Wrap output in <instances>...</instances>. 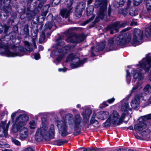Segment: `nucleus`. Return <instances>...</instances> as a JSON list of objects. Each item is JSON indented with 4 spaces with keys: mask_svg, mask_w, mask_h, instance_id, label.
<instances>
[{
    "mask_svg": "<svg viewBox=\"0 0 151 151\" xmlns=\"http://www.w3.org/2000/svg\"><path fill=\"white\" fill-rule=\"evenodd\" d=\"M29 120L28 116L25 114L20 115L17 117L15 123L13 126L12 131L14 133L18 131L20 132L19 138L21 140L25 139L27 137L28 130L27 128L23 127L26 122Z\"/></svg>",
    "mask_w": 151,
    "mask_h": 151,
    "instance_id": "f257e3e1",
    "label": "nucleus"
},
{
    "mask_svg": "<svg viewBox=\"0 0 151 151\" xmlns=\"http://www.w3.org/2000/svg\"><path fill=\"white\" fill-rule=\"evenodd\" d=\"M54 125L52 124L48 132L47 124L42 122L40 127L38 128L36 131L35 139L38 142L42 141L44 139L46 141H49L54 135Z\"/></svg>",
    "mask_w": 151,
    "mask_h": 151,
    "instance_id": "f03ea898",
    "label": "nucleus"
},
{
    "mask_svg": "<svg viewBox=\"0 0 151 151\" xmlns=\"http://www.w3.org/2000/svg\"><path fill=\"white\" fill-rule=\"evenodd\" d=\"M125 116V114L122 113L121 115L117 111H114L106 121L103 124V125L106 127L109 126L111 124L115 125H120L122 122Z\"/></svg>",
    "mask_w": 151,
    "mask_h": 151,
    "instance_id": "7ed1b4c3",
    "label": "nucleus"
},
{
    "mask_svg": "<svg viewBox=\"0 0 151 151\" xmlns=\"http://www.w3.org/2000/svg\"><path fill=\"white\" fill-rule=\"evenodd\" d=\"M65 44L64 41L61 40L59 38L57 40V43L53 47L55 48L53 52L54 55L58 56L56 59L55 63L56 64L60 62L63 57L64 56L65 54L66 53L67 51L65 50V47L60 49L59 47V46H63Z\"/></svg>",
    "mask_w": 151,
    "mask_h": 151,
    "instance_id": "20e7f679",
    "label": "nucleus"
},
{
    "mask_svg": "<svg viewBox=\"0 0 151 151\" xmlns=\"http://www.w3.org/2000/svg\"><path fill=\"white\" fill-rule=\"evenodd\" d=\"M73 115L70 113H68L65 115V119L68 120L69 127L71 128H74L75 130H76L81 126L82 118L79 114L75 115L74 121L73 120Z\"/></svg>",
    "mask_w": 151,
    "mask_h": 151,
    "instance_id": "39448f33",
    "label": "nucleus"
},
{
    "mask_svg": "<svg viewBox=\"0 0 151 151\" xmlns=\"http://www.w3.org/2000/svg\"><path fill=\"white\" fill-rule=\"evenodd\" d=\"M87 60L86 58L80 60V59L74 54L69 55L67 58L66 62L71 61V66L72 68H75L82 66Z\"/></svg>",
    "mask_w": 151,
    "mask_h": 151,
    "instance_id": "423d86ee",
    "label": "nucleus"
},
{
    "mask_svg": "<svg viewBox=\"0 0 151 151\" xmlns=\"http://www.w3.org/2000/svg\"><path fill=\"white\" fill-rule=\"evenodd\" d=\"M107 1L106 0H96L94 4L95 6L98 7L101 6L99 12L97 13V17L96 19V22H98L97 19L99 18L103 19L104 12L107 8Z\"/></svg>",
    "mask_w": 151,
    "mask_h": 151,
    "instance_id": "0eeeda50",
    "label": "nucleus"
},
{
    "mask_svg": "<svg viewBox=\"0 0 151 151\" xmlns=\"http://www.w3.org/2000/svg\"><path fill=\"white\" fill-rule=\"evenodd\" d=\"M15 51L12 52L8 49L6 50L5 52H0V54L2 55L6 56L8 57L22 56L24 55L23 51V48L19 46L15 47Z\"/></svg>",
    "mask_w": 151,
    "mask_h": 151,
    "instance_id": "6e6552de",
    "label": "nucleus"
},
{
    "mask_svg": "<svg viewBox=\"0 0 151 151\" xmlns=\"http://www.w3.org/2000/svg\"><path fill=\"white\" fill-rule=\"evenodd\" d=\"M68 120L65 119V116L63 120H56L57 126L59 132L62 136H65L68 134V125L67 123Z\"/></svg>",
    "mask_w": 151,
    "mask_h": 151,
    "instance_id": "1a4fd4ad",
    "label": "nucleus"
},
{
    "mask_svg": "<svg viewBox=\"0 0 151 151\" xmlns=\"http://www.w3.org/2000/svg\"><path fill=\"white\" fill-rule=\"evenodd\" d=\"M128 24L126 22L121 23L120 22H116L108 26V29L110 30L111 34H113L119 31V29L123 27Z\"/></svg>",
    "mask_w": 151,
    "mask_h": 151,
    "instance_id": "9d476101",
    "label": "nucleus"
},
{
    "mask_svg": "<svg viewBox=\"0 0 151 151\" xmlns=\"http://www.w3.org/2000/svg\"><path fill=\"white\" fill-rule=\"evenodd\" d=\"M143 32L139 29H135L134 30L133 39L130 42L132 44L138 45L141 43Z\"/></svg>",
    "mask_w": 151,
    "mask_h": 151,
    "instance_id": "9b49d317",
    "label": "nucleus"
},
{
    "mask_svg": "<svg viewBox=\"0 0 151 151\" xmlns=\"http://www.w3.org/2000/svg\"><path fill=\"white\" fill-rule=\"evenodd\" d=\"M131 37L129 35L127 37L125 33L122 34L116 39L115 43L119 45H124L129 42Z\"/></svg>",
    "mask_w": 151,
    "mask_h": 151,
    "instance_id": "f8f14e48",
    "label": "nucleus"
},
{
    "mask_svg": "<svg viewBox=\"0 0 151 151\" xmlns=\"http://www.w3.org/2000/svg\"><path fill=\"white\" fill-rule=\"evenodd\" d=\"M85 38V37L83 34L79 35H69L66 39V41L70 43H78L83 40Z\"/></svg>",
    "mask_w": 151,
    "mask_h": 151,
    "instance_id": "ddd939ff",
    "label": "nucleus"
},
{
    "mask_svg": "<svg viewBox=\"0 0 151 151\" xmlns=\"http://www.w3.org/2000/svg\"><path fill=\"white\" fill-rule=\"evenodd\" d=\"M86 6V4L84 2H82L77 6L76 9V15L77 17H80L82 14V11L84 9Z\"/></svg>",
    "mask_w": 151,
    "mask_h": 151,
    "instance_id": "4468645a",
    "label": "nucleus"
},
{
    "mask_svg": "<svg viewBox=\"0 0 151 151\" xmlns=\"http://www.w3.org/2000/svg\"><path fill=\"white\" fill-rule=\"evenodd\" d=\"M121 102L122 104V105L121 110L122 112V113L125 114V115L127 114L128 111L129 110V103L124 99L122 100Z\"/></svg>",
    "mask_w": 151,
    "mask_h": 151,
    "instance_id": "2eb2a0df",
    "label": "nucleus"
},
{
    "mask_svg": "<svg viewBox=\"0 0 151 151\" xmlns=\"http://www.w3.org/2000/svg\"><path fill=\"white\" fill-rule=\"evenodd\" d=\"M10 124V121H9L6 124V121L0 122V132L3 131V132L6 135L9 126Z\"/></svg>",
    "mask_w": 151,
    "mask_h": 151,
    "instance_id": "dca6fc26",
    "label": "nucleus"
},
{
    "mask_svg": "<svg viewBox=\"0 0 151 151\" xmlns=\"http://www.w3.org/2000/svg\"><path fill=\"white\" fill-rule=\"evenodd\" d=\"M140 98V97H139L138 95H137L132 100L131 104L132 107L133 109H135L139 106Z\"/></svg>",
    "mask_w": 151,
    "mask_h": 151,
    "instance_id": "f3484780",
    "label": "nucleus"
},
{
    "mask_svg": "<svg viewBox=\"0 0 151 151\" xmlns=\"http://www.w3.org/2000/svg\"><path fill=\"white\" fill-rule=\"evenodd\" d=\"M92 112V111L91 109H87L85 112L82 113L84 120V123H86L88 122L89 118Z\"/></svg>",
    "mask_w": 151,
    "mask_h": 151,
    "instance_id": "a211bd4d",
    "label": "nucleus"
},
{
    "mask_svg": "<svg viewBox=\"0 0 151 151\" xmlns=\"http://www.w3.org/2000/svg\"><path fill=\"white\" fill-rule=\"evenodd\" d=\"M11 0H4V11L6 13H9L11 11V7L10 5Z\"/></svg>",
    "mask_w": 151,
    "mask_h": 151,
    "instance_id": "6ab92c4d",
    "label": "nucleus"
},
{
    "mask_svg": "<svg viewBox=\"0 0 151 151\" xmlns=\"http://www.w3.org/2000/svg\"><path fill=\"white\" fill-rule=\"evenodd\" d=\"M109 113L108 111H100L97 114V117L98 118L104 120L106 119L109 116Z\"/></svg>",
    "mask_w": 151,
    "mask_h": 151,
    "instance_id": "aec40b11",
    "label": "nucleus"
},
{
    "mask_svg": "<svg viewBox=\"0 0 151 151\" xmlns=\"http://www.w3.org/2000/svg\"><path fill=\"white\" fill-rule=\"evenodd\" d=\"M72 9V8H70L69 9H62L60 12L61 15L63 18H68L71 13Z\"/></svg>",
    "mask_w": 151,
    "mask_h": 151,
    "instance_id": "412c9836",
    "label": "nucleus"
},
{
    "mask_svg": "<svg viewBox=\"0 0 151 151\" xmlns=\"http://www.w3.org/2000/svg\"><path fill=\"white\" fill-rule=\"evenodd\" d=\"M114 38H110L108 41V43L107 45V50L108 51H109L114 50L113 47L114 45Z\"/></svg>",
    "mask_w": 151,
    "mask_h": 151,
    "instance_id": "4be33fe9",
    "label": "nucleus"
},
{
    "mask_svg": "<svg viewBox=\"0 0 151 151\" xmlns=\"http://www.w3.org/2000/svg\"><path fill=\"white\" fill-rule=\"evenodd\" d=\"M106 43L105 41L101 42L99 46H97L96 47L95 51H99L103 50L105 48Z\"/></svg>",
    "mask_w": 151,
    "mask_h": 151,
    "instance_id": "5701e85b",
    "label": "nucleus"
},
{
    "mask_svg": "<svg viewBox=\"0 0 151 151\" xmlns=\"http://www.w3.org/2000/svg\"><path fill=\"white\" fill-rule=\"evenodd\" d=\"M129 15L132 16H135L138 14L137 11L135 9L134 7H132L129 9Z\"/></svg>",
    "mask_w": 151,
    "mask_h": 151,
    "instance_id": "b1692460",
    "label": "nucleus"
},
{
    "mask_svg": "<svg viewBox=\"0 0 151 151\" xmlns=\"http://www.w3.org/2000/svg\"><path fill=\"white\" fill-rule=\"evenodd\" d=\"M94 10L93 6L91 5L88 6L86 9V13L88 16H89L91 15L93 12Z\"/></svg>",
    "mask_w": 151,
    "mask_h": 151,
    "instance_id": "393cba45",
    "label": "nucleus"
},
{
    "mask_svg": "<svg viewBox=\"0 0 151 151\" xmlns=\"http://www.w3.org/2000/svg\"><path fill=\"white\" fill-rule=\"evenodd\" d=\"M145 35L147 37H148L151 35V24L149 27L145 29Z\"/></svg>",
    "mask_w": 151,
    "mask_h": 151,
    "instance_id": "a878e982",
    "label": "nucleus"
},
{
    "mask_svg": "<svg viewBox=\"0 0 151 151\" xmlns=\"http://www.w3.org/2000/svg\"><path fill=\"white\" fill-rule=\"evenodd\" d=\"M117 7L123 6L125 2V0H115Z\"/></svg>",
    "mask_w": 151,
    "mask_h": 151,
    "instance_id": "bb28decb",
    "label": "nucleus"
},
{
    "mask_svg": "<svg viewBox=\"0 0 151 151\" xmlns=\"http://www.w3.org/2000/svg\"><path fill=\"white\" fill-rule=\"evenodd\" d=\"M25 45L26 46V49L29 52H31L33 50V49L31 47V46L29 42L27 41L24 42Z\"/></svg>",
    "mask_w": 151,
    "mask_h": 151,
    "instance_id": "cd10ccee",
    "label": "nucleus"
},
{
    "mask_svg": "<svg viewBox=\"0 0 151 151\" xmlns=\"http://www.w3.org/2000/svg\"><path fill=\"white\" fill-rule=\"evenodd\" d=\"M96 114L95 113H93L92 116L91 118L90 121V123L91 124H92L93 123H95L96 124H98V122L95 119V117Z\"/></svg>",
    "mask_w": 151,
    "mask_h": 151,
    "instance_id": "c85d7f7f",
    "label": "nucleus"
},
{
    "mask_svg": "<svg viewBox=\"0 0 151 151\" xmlns=\"http://www.w3.org/2000/svg\"><path fill=\"white\" fill-rule=\"evenodd\" d=\"M29 124L31 129H34L37 127L36 123L34 120L30 121L29 123Z\"/></svg>",
    "mask_w": 151,
    "mask_h": 151,
    "instance_id": "c756f323",
    "label": "nucleus"
},
{
    "mask_svg": "<svg viewBox=\"0 0 151 151\" xmlns=\"http://www.w3.org/2000/svg\"><path fill=\"white\" fill-rule=\"evenodd\" d=\"M126 73H127V75H126V77H127V82L128 84H129L130 83V81L131 80V77H130V73L129 72V71L128 70H126Z\"/></svg>",
    "mask_w": 151,
    "mask_h": 151,
    "instance_id": "7c9ffc66",
    "label": "nucleus"
},
{
    "mask_svg": "<svg viewBox=\"0 0 151 151\" xmlns=\"http://www.w3.org/2000/svg\"><path fill=\"white\" fill-rule=\"evenodd\" d=\"M45 35L44 33H42L40 36L39 42L40 43H42L44 40L45 39Z\"/></svg>",
    "mask_w": 151,
    "mask_h": 151,
    "instance_id": "2f4dec72",
    "label": "nucleus"
},
{
    "mask_svg": "<svg viewBox=\"0 0 151 151\" xmlns=\"http://www.w3.org/2000/svg\"><path fill=\"white\" fill-rule=\"evenodd\" d=\"M67 142V141L66 140H58L57 141V145H62L64 144Z\"/></svg>",
    "mask_w": 151,
    "mask_h": 151,
    "instance_id": "473e14b6",
    "label": "nucleus"
},
{
    "mask_svg": "<svg viewBox=\"0 0 151 151\" xmlns=\"http://www.w3.org/2000/svg\"><path fill=\"white\" fill-rule=\"evenodd\" d=\"M142 2V0H133V3L134 5L138 6Z\"/></svg>",
    "mask_w": 151,
    "mask_h": 151,
    "instance_id": "72a5a7b5",
    "label": "nucleus"
},
{
    "mask_svg": "<svg viewBox=\"0 0 151 151\" xmlns=\"http://www.w3.org/2000/svg\"><path fill=\"white\" fill-rule=\"evenodd\" d=\"M141 84V83L139 82H137L136 84V86L133 87L132 90H131V92H133L134 90L138 88V87H140Z\"/></svg>",
    "mask_w": 151,
    "mask_h": 151,
    "instance_id": "f704fd0d",
    "label": "nucleus"
},
{
    "mask_svg": "<svg viewBox=\"0 0 151 151\" xmlns=\"http://www.w3.org/2000/svg\"><path fill=\"white\" fill-rule=\"evenodd\" d=\"M24 34L26 35H29V30L28 27L27 26L25 25L24 26Z\"/></svg>",
    "mask_w": 151,
    "mask_h": 151,
    "instance_id": "c9c22d12",
    "label": "nucleus"
},
{
    "mask_svg": "<svg viewBox=\"0 0 151 151\" xmlns=\"http://www.w3.org/2000/svg\"><path fill=\"white\" fill-rule=\"evenodd\" d=\"M55 20L56 22L59 23L61 21V18L60 15H56L55 18Z\"/></svg>",
    "mask_w": 151,
    "mask_h": 151,
    "instance_id": "e433bc0d",
    "label": "nucleus"
},
{
    "mask_svg": "<svg viewBox=\"0 0 151 151\" xmlns=\"http://www.w3.org/2000/svg\"><path fill=\"white\" fill-rule=\"evenodd\" d=\"M12 141L14 144L17 145H20V142L18 140L14 138H12Z\"/></svg>",
    "mask_w": 151,
    "mask_h": 151,
    "instance_id": "4c0bfd02",
    "label": "nucleus"
},
{
    "mask_svg": "<svg viewBox=\"0 0 151 151\" xmlns=\"http://www.w3.org/2000/svg\"><path fill=\"white\" fill-rule=\"evenodd\" d=\"M73 0H67L66 4L68 7H70L73 4Z\"/></svg>",
    "mask_w": 151,
    "mask_h": 151,
    "instance_id": "58836bf2",
    "label": "nucleus"
},
{
    "mask_svg": "<svg viewBox=\"0 0 151 151\" xmlns=\"http://www.w3.org/2000/svg\"><path fill=\"white\" fill-rule=\"evenodd\" d=\"M120 12H121L124 16H125L127 13V9H122L120 11Z\"/></svg>",
    "mask_w": 151,
    "mask_h": 151,
    "instance_id": "ea45409f",
    "label": "nucleus"
},
{
    "mask_svg": "<svg viewBox=\"0 0 151 151\" xmlns=\"http://www.w3.org/2000/svg\"><path fill=\"white\" fill-rule=\"evenodd\" d=\"M60 1V0H53L52 3V5L53 6H55L59 4Z\"/></svg>",
    "mask_w": 151,
    "mask_h": 151,
    "instance_id": "a19ab883",
    "label": "nucleus"
},
{
    "mask_svg": "<svg viewBox=\"0 0 151 151\" xmlns=\"http://www.w3.org/2000/svg\"><path fill=\"white\" fill-rule=\"evenodd\" d=\"M150 87V85L149 84H148L144 88V90L146 92H147L148 93V90Z\"/></svg>",
    "mask_w": 151,
    "mask_h": 151,
    "instance_id": "79ce46f5",
    "label": "nucleus"
},
{
    "mask_svg": "<svg viewBox=\"0 0 151 151\" xmlns=\"http://www.w3.org/2000/svg\"><path fill=\"white\" fill-rule=\"evenodd\" d=\"M146 7L147 10L148 11L151 10V4L149 3H147Z\"/></svg>",
    "mask_w": 151,
    "mask_h": 151,
    "instance_id": "37998d69",
    "label": "nucleus"
},
{
    "mask_svg": "<svg viewBox=\"0 0 151 151\" xmlns=\"http://www.w3.org/2000/svg\"><path fill=\"white\" fill-rule=\"evenodd\" d=\"M25 151H34V148L32 147H29L26 148L24 150Z\"/></svg>",
    "mask_w": 151,
    "mask_h": 151,
    "instance_id": "c03bdc74",
    "label": "nucleus"
},
{
    "mask_svg": "<svg viewBox=\"0 0 151 151\" xmlns=\"http://www.w3.org/2000/svg\"><path fill=\"white\" fill-rule=\"evenodd\" d=\"M34 56L35 59L36 60L39 59L40 57V54L38 53L35 54Z\"/></svg>",
    "mask_w": 151,
    "mask_h": 151,
    "instance_id": "a18cd8bd",
    "label": "nucleus"
},
{
    "mask_svg": "<svg viewBox=\"0 0 151 151\" xmlns=\"http://www.w3.org/2000/svg\"><path fill=\"white\" fill-rule=\"evenodd\" d=\"M44 114L42 113H40L38 115L36 116V118L37 119H38V118L39 117H42L44 116Z\"/></svg>",
    "mask_w": 151,
    "mask_h": 151,
    "instance_id": "49530a36",
    "label": "nucleus"
},
{
    "mask_svg": "<svg viewBox=\"0 0 151 151\" xmlns=\"http://www.w3.org/2000/svg\"><path fill=\"white\" fill-rule=\"evenodd\" d=\"M19 111L18 110L15 112L13 113L12 114L11 116V117L13 120L14 119V118L16 116V114L17 113H18L19 112Z\"/></svg>",
    "mask_w": 151,
    "mask_h": 151,
    "instance_id": "de8ad7c7",
    "label": "nucleus"
},
{
    "mask_svg": "<svg viewBox=\"0 0 151 151\" xmlns=\"http://www.w3.org/2000/svg\"><path fill=\"white\" fill-rule=\"evenodd\" d=\"M95 16L94 15H93L91 18L89 19V20L86 21V23L84 24V25L87 24L90 22L94 18Z\"/></svg>",
    "mask_w": 151,
    "mask_h": 151,
    "instance_id": "09e8293b",
    "label": "nucleus"
},
{
    "mask_svg": "<svg viewBox=\"0 0 151 151\" xmlns=\"http://www.w3.org/2000/svg\"><path fill=\"white\" fill-rule=\"evenodd\" d=\"M40 2L39 3L38 7V8L40 9L42 7L45 2H42V1Z\"/></svg>",
    "mask_w": 151,
    "mask_h": 151,
    "instance_id": "8fccbe9b",
    "label": "nucleus"
},
{
    "mask_svg": "<svg viewBox=\"0 0 151 151\" xmlns=\"http://www.w3.org/2000/svg\"><path fill=\"white\" fill-rule=\"evenodd\" d=\"M115 100L114 98H112L110 99H109L107 100V102L109 104H111Z\"/></svg>",
    "mask_w": 151,
    "mask_h": 151,
    "instance_id": "3c124183",
    "label": "nucleus"
},
{
    "mask_svg": "<svg viewBox=\"0 0 151 151\" xmlns=\"http://www.w3.org/2000/svg\"><path fill=\"white\" fill-rule=\"evenodd\" d=\"M67 70V68H59L58 71L59 72H65Z\"/></svg>",
    "mask_w": 151,
    "mask_h": 151,
    "instance_id": "603ef678",
    "label": "nucleus"
},
{
    "mask_svg": "<svg viewBox=\"0 0 151 151\" xmlns=\"http://www.w3.org/2000/svg\"><path fill=\"white\" fill-rule=\"evenodd\" d=\"M59 113L61 115H62L65 113V111L63 110L60 109L59 111Z\"/></svg>",
    "mask_w": 151,
    "mask_h": 151,
    "instance_id": "864d4df0",
    "label": "nucleus"
},
{
    "mask_svg": "<svg viewBox=\"0 0 151 151\" xmlns=\"http://www.w3.org/2000/svg\"><path fill=\"white\" fill-rule=\"evenodd\" d=\"M102 105H104L102 107H101L102 108L105 107L106 106H108V105L106 104V102H105V101L104 102L102 103Z\"/></svg>",
    "mask_w": 151,
    "mask_h": 151,
    "instance_id": "5fc2aeb1",
    "label": "nucleus"
},
{
    "mask_svg": "<svg viewBox=\"0 0 151 151\" xmlns=\"http://www.w3.org/2000/svg\"><path fill=\"white\" fill-rule=\"evenodd\" d=\"M130 29H131L130 27H127V28H126L125 29H123L122 31V32H125L127 31L128 30H129Z\"/></svg>",
    "mask_w": 151,
    "mask_h": 151,
    "instance_id": "6e6d98bb",
    "label": "nucleus"
},
{
    "mask_svg": "<svg viewBox=\"0 0 151 151\" xmlns=\"http://www.w3.org/2000/svg\"><path fill=\"white\" fill-rule=\"evenodd\" d=\"M137 25V23L136 22H131L130 24L131 26L136 25Z\"/></svg>",
    "mask_w": 151,
    "mask_h": 151,
    "instance_id": "4d7b16f0",
    "label": "nucleus"
},
{
    "mask_svg": "<svg viewBox=\"0 0 151 151\" xmlns=\"http://www.w3.org/2000/svg\"><path fill=\"white\" fill-rule=\"evenodd\" d=\"M127 3L128 6H129L131 3V1L130 0H128Z\"/></svg>",
    "mask_w": 151,
    "mask_h": 151,
    "instance_id": "13d9d810",
    "label": "nucleus"
},
{
    "mask_svg": "<svg viewBox=\"0 0 151 151\" xmlns=\"http://www.w3.org/2000/svg\"><path fill=\"white\" fill-rule=\"evenodd\" d=\"M93 0H88L87 4L88 5L90 4L92 2Z\"/></svg>",
    "mask_w": 151,
    "mask_h": 151,
    "instance_id": "bf43d9fd",
    "label": "nucleus"
},
{
    "mask_svg": "<svg viewBox=\"0 0 151 151\" xmlns=\"http://www.w3.org/2000/svg\"><path fill=\"white\" fill-rule=\"evenodd\" d=\"M3 29V27L1 25L0 27V33H2Z\"/></svg>",
    "mask_w": 151,
    "mask_h": 151,
    "instance_id": "052dcab7",
    "label": "nucleus"
},
{
    "mask_svg": "<svg viewBox=\"0 0 151 151\" xmlns=\"http://www.w3.org/2000/svg\"><path fill=\"white\" fill-rule=\"evenodd\" d=\"M72 111L74 113H77V112L78 111L76 109H73L72 110Z\"/></svg>",
    "mask_w": 151,
    "mask_h": 151,
    "instance_id": "680f3d73",
    "label": "nucleus"
},
{
    "mask_svg": "<svg viewBox=\"0 0 151 151\" xmlns=\"http://www.w3.org/2000/svg\"><path fill=\"white\" fill-rule=\"evenodd\" d=\"M47 13L46 12L43 13L42 14V16H45L47 14Z\"/></svg>",
    "mask_w": 151,
    "mask_h": 151,
    "instance_id": "e2e57ef3",
    "label": "nucleus"
},
{
    "mask_svg": "<svg viewBox=\"0 0 151 151\" xmlns=\"http://www.w3.org/2000/svg\"><path fill=\"white\" fill-rule=\"evenodd\" d=\"M39 49L41 50H43V47L42 46H39Z\"/></svg>",
    "mask_w": 151,
    "mask_h": 151,
    "instance_id": "0e129e2a",
    "label": "nucleus"
},
{
    "mask_svg": "<svg viewBox=\"0 0 151 151\" xmlns=\"http://www.w3.org/2000/svg\"><path fill=\"white\" fill-rule=\"evenodd\" d=\"M5 28V30H4V31H5V32H6V31H7V30H8V29H9V27H4Z\"/></svg>",
    "mask_w": 151,
    "mask_h": 151,
    "instance_id": "69168bd1",
    "label": "nucleus"
},
{
    "mask_svg": "<svg viewBox=\"0 0 151 151\" xmlns=\"http://www.w3.org/2000/svg\"><path fill=\"white\" fill-rule=\"evenodd\" d=\"M34 34H35V35H34V36H33V34H32V36H33V37H34V38H36V37H37V34H36V33H35Z\"/></svg>",
    "mask_w": 151,
    "mask_h": 151,
    "instance_id": "338daca9",
    "label": "nucleus"
},
{
    "mask_svg": "<svg viewBox=\"0 0 151 151\" xmlns=\"http://www.w3.org/2000/svg\"><path fill=\"white\" fill-rule=\"evenodd\" d=\"M149 103L150 104H151V96L149 100Z\"/></svg>",
    "mask_w": 151,
    "mask_h": 151,
    "instance_id": "774afa93",
    "label": "nucleus"
}]
</instances>
